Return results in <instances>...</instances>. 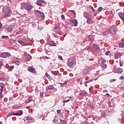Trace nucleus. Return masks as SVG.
<instances>
[{
	"mask_svg": "<svg viewBox=\"0 0 124 124\" xmlns=\"http://www.w3.org/2000/svg\"><path fill=\"white\" fill-rule=\"evenodd\" d=\"M70 12H71V13H73V14H76L75 11L74 10H69Z\"/></svg>",
	"mask_w": 124,
	"mask_h": 124,
	"instance_id": "2f4dec72",
	"label": "nucleus"
},
{
	"mask_svg": "<svg viewBox=\"0 0 124 124\" xmlns=\"http://www.w3.org/2000/svg\"><path fill=\"white\" fill-rule=\"evenodd\" d=\"M3 89V87L1 86L0 89V92H2Z\"/></svg>",
	"mask_w": 124,
	"mask_h": 124,
	"instance_id": "3c124183",
	"label": "nucleus"
},
{
	"mask_svg": "<svg viewBox=\"0 0 124 124\" xmlns=\"http://www.w3.org/2000/svg\"><path fill=\"white\" fill-rule=\"evenodd\" d=\"M54 85H49L47 87L46 90H54Z\"/></svg>",
	"mask_w": 124,
	"mask_h": 124,
	"instance_id": "4be33fe9",
	"label": "nucleus"
},
{
	"mask_svg": "<svg viewBox=\"0 0 124 124\" xmlns=\"http://www.w3.org/2000/svg\"><path fill=\"white\" fill-rule=\"evenodd\" d=\"M42 2L43 3H46V1L43 0H37L36 2V4L39 6H42Z\"/></svg>",
	"mask_w": 124,
	"mask_h": 124,
	"instance_id": "9d476101",
	"label": "nucleus"
},
{
	"mask_svg": "<svg viewBox=\"0 0 124 124\" xmlns=\"http://www.w3.org/2000/svg\"><path fill=\"white\" fill-rule=\"evenodd\" d=\"M13 68H14V65L11 66L9 67V70H12V69H13Z\"/></svg>",
	"mask_w": 124,
	"mask_h": 124,
	"instance_id": "7c9ffc66",
	"label": "nucleus"
},
{
	"mask_svg": "<svg viewBox=\"0 0 124 124\" xmlns=\"http://www.w3.org/2000/svg\"><path fill=\"white\" fill-rule=\"evenodd\" d=\"M20 107H21V106H20L15 105V106H13L12 108H13V109H18V108H20Z\"/></svg>",
	"mask_w": 124,
	"mask_h": 124,
	"instance_id": "a878e982",
	"label": "nucleus"
},
{
	"mask_svg": "<svg viewBox=\"0 0 124 124\" xmlns=\"http://www.w3.org/2000/svg\"><path fill=\"white\" fill-rule=\"evenodd\" d=\"M2 25H1V24L0 23V28H1L2 27Z\"/></svg>",
	"mask_w": 124,
	"mask_h": 124,
	"instance_id": "338daca9",
	"label": "nucleus"
},
{
	"mask_svg": "<svg viewBox=\"0 0 124 124\" xmlns=\"http://www.w3.org/2000/svg\"><path fill=\"white\" fill-rule=\"evenodd\" d=\"M83 17L84 18H86V19H88L89 18H90L91 15L90 14L88 13L87 12H83Z\"/></svg>",
	"mask_w": 124,
	"mask_h": 124,
	"instance_id": "9b49d317",
	"label": "nucleus"
},
{
	"mask_svg": "<svg viewBox=\"0 0 124 124\" xmlns=\"http://www.w3.org/2000/svg\"><path fill=\"white\" fill-rule=\"evenodd\" d=\"M43 95V93L42 92H40V96L42 97Z\"/></svg>",
	"mask_w": 124,
	"mask_h": 124,
	"instance_id": "864d4df0",
	"label": "nucleus"
},
{
	"mask_svg": "<svg viewBox=\"0 0 124 124\" xmlns=\"http://www.w3.org/2000/svg\"><path fill=\"white\" fill-rule=\"evenodd\" d=\"M86 94H87V93H80V95H82V96H85V95H86Z\"/></svg>",
	"mask_w": 124,
	"mask_h": 124,
	"instance_id": "c9c22d12",
	"label": "nucleus"
},
{
	"mask_svg": "<svg viewBox=\"0 0 124 124\" xmlns=\"http://www.w3.org/2000/svg\"><path fill=\"white\" fill-rule=\"evenodd\" d=\"M9 100H10V101H13V98L12 97H9Z\"/></svg>",
	"mask_w": 124,
	"mask_h": 124,
	"instance_id": "79ce46f5",
	"label": "nucleus"
},
{
	"mask_svg": "<svg viewBox=\"0 0 124 124\" xmlns=\"http://www.w3.org/2000/svg\"><path fill=\"white\" fill-rule=\"evenodd\" d=\"M103 93H108V90H103Z\"/></svg>",
	"mask_w": 124,
	"mask_h": 124,
	"instance_id": "49530a36",
	"label": "nucleus"
},
{
	"mask_svg": "<svg viewBox=\"0 0 124 124\" xmlns=\"http://www.w3.org/2000/svg\"><path fill=\"white\" fill-rule=\"evenodd\" d=\"M109 53H110V51H107V52L105 53V54H106V55L107 56H108V55H109Z\"/></svg>",
	"mask_w": 124,
	"mask_h": 124,
	"instance_id": "37998d69",
	"label": "nucleus"
},
{
	"mask_svg": "<svg viewBox=\"0 0 124 124\" xmlns=\"http://www.w3.org/2000/svg\"><path fill=\"white\" fill-rule=\"evenodd\" d=\"M17 42L18 43L20 44L22 46H27L28 45H30V43L27 42H24L23 40H22V39H19Z\"/></svg>",
	"mask_w": 124,
	"mask_h": 124,
	"instance_id": "20e7f679",
	"label": "nucleus"
},
{
	"mask_svg": "<svg viewBox=\"0 0 124 124\" xmlns=\"http://www.w3.org/2000/svg\"><path fill=\"white\" fill-rule=\"evenodd\" d=\"M63 37H65V36H66V34H64L63 35Z\"/></svg>",
	"mask_w": 124,
	"mask_h": 124,
	"instance_id": "69168bd1",
	"label": "nucleus"
},
{
	"mask_svg": "<svg viewBox=\"0 0 124 124\" xmlns=\"http://www.w3.org/2000/svg\"><path fill=\"white\" fill-rule=\"evenodd\" d=\"M57 113L58 114H61V110H60V109H58V110H57Z\"/></svg>",
	"mask_w": 124,
	"mask_h": 124,
	"instance_id": "de8ad7c7",
	"label": "nucleus"
},
{
	"mask_svg": "<svg viewBox=\"0 0 124 124\" xmlns=\"http://www.w3.org/2000/svg\"><path fill=\"white\" fill-rule=\"evenodd\" d=\"M118 15L124 23V14H123V13H122V12H120L118 14Z\"/></svg>",
	"mask_w": 124,
	"mask_h": 124,
	"instance_id": "2eb2a0df",
	"label": "nucleus"
},
{
	"mask_svg": "<svg viewBox=\"0 0 124 124\" xmlns=\"http://www.w3.org/2000/svg\"><path fill=\"white\" fill-rule=\"evenodd\" d=\"M23 115V111L21 110L20 113H14L13 111H12L8 113L7 117H11V116H22Z\"/></svg>",
	"mask_w": 124,
	"mask_h": 124,
	"instance_id": "f03ea898",
	"label": "nucleus"
},
{
	"mask_svg": "<svg viewBox=\"0 0 124 124\" xmlns=\"http://www.w3.org/2000/svg\"><path fill=\"white\" fill-rule=\"evenodd\" d=\"M104 33L106 35H107L108 33H109V32H108V31H106L104 32Z\"/></svg>",
	"mask_w": 124,
	"mask_h": 124,
	"instance_id": "09e8293b",
	"label": "nucleus"
},
{
	"mask_svg": "<svg viewBox=\"0 0 124 124\" xmlns=\"http://www.w3.org/2000/svg\"><path fill=\"white\" fill-rule=\"evenodd\" d=\"M92 50L94 52H99L100 51V48L97 45L94 44L92 46Z\"/></svg>",
	"mask_w": 124,
	"mask_h": 124,
	"instance_id": "7ed1b4c3",
	"label": "nucleus"
},
{
	"mask_svg": "<svg viewBox=\"0 0 124 124\" xmlns=\"http://www.w3.org/2000/svg\"><path fill=\"white\" fill-rule=\"evenodd\" d=\"M106 95H108V96H110V94H109L108 93H106Z\"/></svg>",
	"mask_w": 124,
	"mask_h": 124,
	"instance_id": "bf43d9fd",
	"label": "nucleus"
},
{
	"mask_svg": "<svg viewBox=\"0 0 124 124\" xmlns=\"http://www.w3.org/2000/svg\"><path fill=\"white\" fill-rule=\"evenodd\" d=\"M35 14L36 15H38V16H40L41 17H42L43 18H45V16H44V13H43L42 12H41L40 11L36 10L35 11Z\"/></svg>",
	"mask_w": 124,
	"mask_h": 124,
	"instance_id": "0eeeda50",
	"label": "nucleus"
},
{
	"mask_svg": "<svg viewBox=\"0 0 124 124\" xmlns=\"http://www.w3.org/2000/svg\"><path fill=\"white\" fill-rule=\"evenodd\" d=\"M31 24H32V26H34V25H35V24L34 22H32Z\"/></svg>",
	"mask_w": 124,
	"mask_h": 124,
	"instance_id": "603ef678",
	"label": "nucleus"
},
{
	"mask_svg": "<svg viewBox=\"0 0 124 124\" xmlns=\"http://www.w3.org/2000/svg\"><path fill=\"white\" fill-rule=\"evenodd\" d=\"M89 92H90V93H92V92H93V87H92L89 88Z\"/></svg>",
	"mask_w": 124,
	"mask_h": 124,
	"instance_id": "58836bf2",
	"label": "nucleus"
},
{
	"mask_svg": "<svg viewBox=\"0 0 124 124\" xmlns=\"http://www.w3.org/2000/svg\"><path fill=\"white\" fill-rule=\"evenodd\" d=\"M43 59H49V58L47 56H44L43 57Z\"/></svg>",
	"mask_w": 124,
	"mask_h": 124,
	"instance_id": "5fc2aeb1",
	"label": "nucleus"
},
{
	"mask_svg": "<svg viewBox=\"0 0 124 124\" xmlns=\"http://www.w3.org/2000/svg\"><path fill=\"white\" fill-rule=\"evenodd\" d=\"M102 9H103V8H102V7H100L98 8V11H100V12H101V11H102Z\"/></svg>",
	"mask_w": 124,
	"mask_h": 124,
	"instance_id": "c756f323",
	"label": "nucleus"
},
{
	"mask_svg": "<svg viewBox=\"0 0 124 124\" xmlns=\"http://www.w3.org/2000/svg\"><path fill=\"white\" fill-rule=\"evenodd\" d=\"M120 66H123V65H122V64L121 63H120Z\"/></svg>",
	"mask_w": 124,
	"mask_h": 124,
	"instance_id": "774afa93",
	"label": "nucleus"
},
{
	"mask_svg": "<svg viewBox=\"0 0 124 124\" xmlns=\"http://www.w3.org/2000/svg\"><path fill=\"white\" fill-rule=\"evenodd\" d=\"M53 124H57V121H56V119H53L52 120Z\"/></svg>",
	"mask_w": 124,
	"mask_h": 124,
	"instance_id": "ea45409f",
	"label": "nucleus"
},
{
	"mask_svg": "<svg viewBox=\"0 0 124 124\" xmlns=\"http://www.w3.org/2000/svg\"><path fill=\"white\" fill-rule=\"evenodd\" d=\"M61 18H62V20H65V18L64 17V15H62L61 16Z\"/></svg>",
	"mask_w": 124,
	"mask_h": 124,
	"instance_id": "e433bc0d",
	"label": "nucleus"
},
{
	"mask_svg": "<svg viewBox=\"0 0 124 124\" xmlns=\"http://www.w3.org/2000/svg\"><path fill=\"white\" fill-rule=\"evenodd\" d=\"M62 86H64V85H63V84L62 83V84H61V87H62Z\"/></svg>",
	"mask_w": 124,
	"mask_h": 124,
	"instance_id": "e2e57ef3",
	"label": "nucleus"
},
{
	"mask_svg": "<svg viewBox=\"0 0 124 124\" xmlns=\"http://www.w3.org/2000/svg\"><path fill=\"white\" fill-rule=\"evenodd\" d=\"M69 101V100H66L63 101L64 103H65V102H68Z\"/></svg>",
	"mask_w": 124,
	"mask_h": 124,
	"instance_id": "8fccbe9b",
	"label": "nucleus"
},
{
	"mask_svg": "<svg viewBox=\"0 0 124 124\" xmlns=\"http://www.w3.org/2000/svg\"><path fill=\"white\" fill-rule=\"evenodd\" d=\"M111 81V82H113V81H116V79H112L111 80H110Z\"/></svg>",
	"mask_w": 124,
	"mask_h": 124,
	"instance_id": "052dcab7",
	"label": "nucleus"
},
{
	"mask_svg": "<svg viewBox=\"0 0 124 124\" xmlns=\"http://www.w3.org/2000/svg\"><path fill=\"white\" fill-rule=\"evenodd\" d=\"M66 82H64V83H63V85H66Z\"/></svg>",
	"mask_w": 124,
	"mask_h": 124,
	"instance_id": "0e129e2a",
	"label": "nucleus"
},
{
	"mask_svg": "<svg viewBox=\"0 0 124 124\" xmlns=\"http://www.w3.org/2000/svg\"><path fill=\"white\" fill-rule=\"evenodd\" d=\"M119 122L121 123V124H124V115L122 116V118L119 119Z\"/></svg>",
	"mask_w": 124,
	"mask_h": 124,
	"instance_id": "aec40b11",
	"label": "nucleus"
},
{
	"mask_svg": "<svg viewBox=\"0 0 124 124\" xmlns=\"http://www.w3.org/2000/svg\"><path fill=\"white\" fill-rule=\"evenodd\" d=\"M52 74L56 76L58 75V74H59V71H53Z\"/></svg>",
	"mask_w": 124,
	"mask_h": 124,
	"instance_id": "bb28decb",
	"label": "nucleus"
},
{
	"mask_svg": "<svg viewBox=\"0 0 124 124\" xmlns=\"http://www.w3.org/2000/svg\"><path fill=\"white\" fill-rule=\"evenodd\" d=\"M91 82H93V80H88V81H86L85 82V83H86V84H88V83H91Z\"/></svg>",
	"mask_w": 124,
	"mask_h": 124,
	"instance_id": "4c0bfd02",
	"label": "nucleus"
},
{
	"mask_svg": "<svg viewBox=\"0 0 124 124\" xmlns=\"http://www.w3.org/2000/svg\"><path fill=\"white\" fill-rule=\"evenodd\" d=\"M28 71H30V72H31L32 73H36V71H35V69L32 66H30L28 68Z\"/></svg>",
	"mask_w": 124,
	"mask_h": 124,
	"instance_id": "1a4fd4ad",
	"label": "nucleus"
},
{
	"mask_svg": "<svg viewBox=\"0 0 124 124\" xmlns=\"http://www.w3.org/2000/svg\"><path fill=\"white\" fill-rule=\"evenodd\" d=\"M26 108L27 109H30V108H31V107H30V106L26 107Z\"/></svg>",
	"mask_w": 124,
	"mask_h": 124,
	"instance_id": "6e6d98bb",
	"label": "nucleus"
},
{
	"mask_svg": "<svg viewBox=\"0 0 124 124\" xmlns=\"http://www.w3.org/2000/svg\"><path fill=\"white\" fill-rule=\"evenodd\" d=\"M1 58H7V57H11V54L8 52H2L0 54Z\"/></svg>",
	"mask_w": 124,
	"mask_h": 124,
	"instance_id": "39448f33",
	"label": "nucleus"
},
{
	"mask_svg": "<svg viewBox=\"0 0 124 124\" xmlns=\"http://www.w3.org/2000/svg\"><path fill=\"white\" fill-rule=\"evenodd\" d=\"M3 95H2V92H0V98H2Z\"/></svg>",
	"mask_w": 124,
	"mask_h": 124,
	"instance_id": "473e14b6",
	"label": "nucleus"
},
{
	"mask_svg": "<svg viewBox=\"0 0 124 124\" xmlns=\"http://www.w3.org/2000/svg\"><path fill=\"white\" fill-rule=\"evenodd\" d=\"M119 47L120 48H124V42H121L119 44Z\"/></svg>",
	"mask_w": 124,
	"mask_h": 124,
	"instance_id": "b1692460",
	"label": "nucleus"
},
{
	"mask_svg": "<svg viewBox=\"0 0 124 124\" xmlns=\"http://www.w3.org/2000/svg\"><path fill=\"white\" fill-rule=\"evenodd\" d=\"M120 80H124V77L121 76L119 78Z\"/></svg>",
	"mask_w": 124,
	"mask_h": 124,
	"instance_id": "a18cd8bd",
	"label": "nucleus"
},
{
	"mask_svg": "<svg viewBox=\"0 0 124 124\" xmlns=\"http://www.w3.org/2000/svg\"><path fill=\"white\" fill-rule=\"evenodd\" d=\"M88 38L89 39V41H93L94 40V36L93 35H89L88 36Z\"/></svg>",
	"mask_w": 124,
	"mask_h": 124,
	"instance_id": "ddd939ff",
	"label": "nucleus"
},
{
	"mask_svg": "<svg viewBox=\"0 0 124 124\" xmlns=\"http://www.w3.org/2000/svg\"><path fill=\"white\" fill-rule=\"evenodd\" d=\"M65 121H64V120H61V121H60V123H61V124H65Z\"/></svg>",
	"mask_w": 124,
	"mask_h": 124,
	"instance_id": "c85d7f7f",
	"label": "nucleus"
},
{
	"mask_svg": "<svg viewBox=\"0 0 124 124\" xmlns=\"http://www.w3.org/2000/svg\"><path fill=\"white\" fill-rule=\"evenodd\" d=\"M20 33H21L20 31L16 32V34H20Z\"/></svg>",
	"mask_w": 124,
	"mask_h": 124,
	"instance_id": "13d9d810",
	"label": "nucleus"
},
{
	"mask_svg": "<svg viewBox=\"0 0 124 124\" xmlns=\"http://www.w3.org/2000/svg\"><path fill=\"white\" fill-rule=\"evenodd\" d=\"M26 58H27V60L28 61H31V55H30V54H28L26 56Z\"/></svg>",
	"mask_w": 124,
	"mask_h": 124,
	"instance_id": "393cba45",
	"label": "nucleus"
},
{
	"mask_svg": "<svg viewBox=\"0 0 124 124\" xmlns=\"http://www.w3.org/2000/svg\"><path fill=\"white\" fill-rule=\"evenodd\" d=\"M27 8L28 9V10H31V9L32 8V6L30 4H28L27 5Z\"/></svg>",
	"mask_w": 124,
	"mask_h": 124,
	"instance_id": "5701e85b",
	"label": "nucleus"
},
{
	"mask_svg": "<svg viewBox=\"0 0 124 124\" xmlns=\"http://www.w3.org/2000/svg\"><path fill=\"white\" fill-rule=\"evenodd\" d=\"M73 62H67L68 66H69V67H71V68H72V67H73Z\"/></svg>",
	"mask_w": 124,
	"mask_h": 124,
	"instance_id": "6ab92c4d",
	"label": "nucleus"
},
{
	"mask_svg": "<svg viewBox=\"0 0 124 124\" xmlns=\"http://www.w3.org/2000/svg\"><path fill=\"white\" fill-rule=\"evenodd\" d=\"M105 62H106V61H103L101 63V66L102 67H104L105 68H106L107 67V65L105 64Z\"/></svg>",
	"mask_w": 124,
	"mask_h": 124,
	"instance_id": "a211bd4d",
	"label": "nucleus"
},
{
	"mask_svg": "<svg viewBox=\"0 0 124 124\" xmlns=\"http://www.w3.org/2000/svg\"><path fill=\"white\" fill-rule=\"evenodd\" d=\"M120 56H122V53H121V52H115V59H118L119 57H120Z\"/></svg>",
	"mask_w": 124,
	"mask_h": 124,
	"instance_id": "dca6fc26",
	"label": "nucleus"
},
{
	"mask_svg": "<svg viewBox=\"0 0 124 124\" xmlns=\"http://www.w3.org/2000/svg\"><path fill=\"white\" fill-rule=\"evenodd\" d=\"M8 36H4L3 35L1 36V38H2L3 39H7V38H8Z\"/></svg>",
	"mask_w": 124,
	"mask_h": 124,
	"instance_id": "cd10ccee",
	"label": "nucleus"
},
{
	"mask_svg": "<svg viewBox=\"0 0 124 124\" xmlns=\"http://www.w3.org/2000/svg\"><path fill=\"white\" fill-rule=\"evenodd\" d=\"M13 28H14V26L13 25H10V26L6 29L5 30V32H9L13 30Z\"/></svg>",
	"mask_w": 124,
	"mask_h": 124,
	"instance_id": "6e6552de",
	"label": "nucleus"
},
{
	"mask_svg": "<svg viewBox=\"0 0 124 124\" xmlns=\"http://www.w3.org/2000/svg\"><path fill=\"white\" fill-rule=\"evenodd\" d=\"M86 23L87 24H91L92 25H93V21L92 19V17L91 16H90L88 18H87Z\"/></svg>",
	"mask_w": 124,
	"mask_h": 124,
	"instance_id": "f8f14e48",
	"label": "nucleus"
},
{
	"mask_svg": "<svg viewBox=\"0 0 124 124\" xmlns=\"http://www.w3.org/2000/svg\"><path fill=\"white\" fill-rule=\"evenodd\" d=\"M57 33H58V34H62V32H61L60 31H58Z\"/></svg>",
	"mask_w": 124,
	"mask_h": 124,
	"instance_id": "4d7b16f0",
	"label": "nucleus"
},
{
	"mask_svg": "<svg viewBox=\"0 0 124 124\" xmlns=\"http://www.w3.org/2000/svg\"><path fill=\"white\" fill-rule=\"evenodd\" d=\"M54 29H55V30H58V29H59V30H60V28H59V26H58V25H55Z\"/></svg>",
	"mask_w": 124,
	"mask_h": 124,
	"instance_id": "f704fd0d",
	"label": "nucleus"
},
{
	"mask_svg": "<svg viewBox=\"0 0 124 124\" xmlns=\"http://www.w3.org/2000/svg\"><path fill=\"white\" fill-rule=\"evenodd\" d=\"M123 71L124 70H123V69H122V68H118L117 69V73H118V74H122Z\"/></svg>",
	"mask_w": 124,
	"mask_h": 124,
	"instance_id": "f3484780",
	"label": "nucleus"
},
{
	"mask_svg": "<svg viewBox=\"0 0 124 124\" xmlns=\"http://www.w3.org/2000/svg\"><path fill=\"white\" fill-rule=\"evenodd\" d=\"M117 31V26L114 25L111 27V28L109 29V31L112 34H115L116 31Z\"/></svg>",
	"mask_w": 124,
	"mask_h": 124,
	"instance_id": "423d86ee",
	"label": "nucleus"
},
{
	"mask_svg": "<svg viewBox=\"0 0 124 124\" xmlns=\"http://www.w3.org/2000/svg\"><path fill=\"white\" fill-rule=\"evenodd\" d=\"M3 12L5 14L4 17L9 16L12 12L10 10V8L8 6H5L2 9Z\"/></svg>",
	"mask_w": 124,
	"mask_h": 124,
	"instance_id": "f257e3e1",
	"label": "nucleus"
},
{
	"mask_svg": "<svg viewBox=\"0 0 124 124\" xmlns=\"http://www.w3.org/2000/svg\"><path fill=\"white\" fill-rule=\"evenodd\" d=\"M3 65V63L2 61H0V66H2Z\"/></svg>",
	"mask_w": 124,
	"mask_h": 124,
	"instance_id": "c03bdc74",
	"label": "nucleus"
},
{
	"mask_svg": "<svg viewBox=\"0 0 124 124\" xmlns=\"http://www.w3.org/2000/svg\"><path fill=\"white\" fill-rule=\"evenodd\" d=\"M48 45H49V46H55V47H57V44L54 42L49 43Z\"/></svg>",
	"mask_w": 124,
	"mask_h": 124,
	"instance_id": "412c9836",
	"label": "nucleus"
},
{
	"mask_svg": "<svg viewBox=\"0 0 124 124\" xmlns=\"http://www.w3.org/2000/svg\"><path fill=\"white\" fill-rule=\"evenodd\" d=\"M69 21L70 22H72V23H74V24H75V26H77V25H78V22L77 21V20H76V19H69Z\"/></svg>",
	"mask_w": 124,
	"mask_h": 124,
	"instance_id": "4468645a",
	"label": "nucleus"
},
{
	"mask_svg": "<svg viewBox=\"0 0 124 124\" xmlns=\"http://www.w3.org/2000/svg\"><path fill=\"white\" fill-rule=\"evenodd\" d=\"M16 63L17 64H20V63L19 62H16Z\"/></svg>",
	"mask_w": 124,
	"mask_h": 124,
	"instance_id": "680f3d73",
	"label": "nucleus"
},
{
	"mask_svg": "<svg viewBox=\"0 0 124 124\" xmlns=\"http://www.w3.org/2000/svg\"><path fill=\"white\" fill-rule=\"evenodd\" d=\"M58 58L59 59V60H60L61 61H62V57L61 56H58Z\"/></svg>",
	"mask_w": 124,
	"mask_h": 124,
	"instance_id": "a19ab883",
	"label": "nucleus"
},
{
	"mask_svg": "<svg viewBox=\"0 0 124 124\" xmlns=\"http://www.w3.org/2000/svg\"><path fill=\"white\" fill-rule=\"evenodd\" d=\"M25 119H26V120H31V117H29V116H27V117H25Z\"/></svg>",
	"mask_w": 124,
	"mask_h": 124,
	"instance_id": "72a5a7b5",
	"label": "nucleus"
}]
</instances>
